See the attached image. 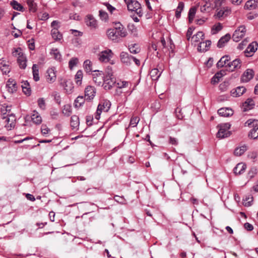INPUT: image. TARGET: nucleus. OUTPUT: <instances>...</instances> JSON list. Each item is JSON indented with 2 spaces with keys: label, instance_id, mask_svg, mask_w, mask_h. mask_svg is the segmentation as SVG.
I'll list each match as a JSON object with an SVG mask.
<instances>
[{
  "label": "nucleus",
  "instance_id": "1",
  "mask_svg": "<svg viewBox=\"0 0 258 258\" xmlns=\"http://www.w3.org/2000/svg\"><path fill=\"white\" fill-rule=\"evenodd\" d=\"M103 86L105 90H110L116 83V79L109 68L107 69L103 80Z\"/></svg>",
  "mask_w": 258,
  "mask_h": 258
},
{
  "label": "nucleus",
  "instance_id": "2",
  "mask_svg": "<svg viewBox=\"0 0 258 258\" xmlns=\"http://www.w3.org/2000/svg\"><path fill=\"white\" fill-rule=\"evenodd\" d=\"M231 126L229 123H221L217 125L219 130L217 133V137L219 139L227 138L230 136L231 133L229 131Z\"/></svg>",
  "mask_w": 258,
  "mask_h": 258
},
{
  "label": "nucleus",
  "instance_id": "3",
  "mask_svg": "<svg viewBox=\"0 0 258 258\" xmlns=\"http://www.w3.org/2000/svg\"><path fill=\"white\" fill-rule=\"evenodd\" d=\"M258 120L249 119L245 123V126L252 127L253 128L248 134V137L251 139H256L258 138Z\"/></svg>",
  "mask_w": 258,
  "mask_h": 258
},
{
  "label": "nucleus",
  "instance_id": "4",
  "mask_svg": "<svg viewBox=\"0 0 258 258\" xmlns=\"http://www.w3.org/2000/svg\"><path fill=\"white\" fill-rule=\"evenodd\" d=\"M127 9L129 11L135 12L139 17L143 15L141 4L135 0H128L126 2Z\"/></svg>",
  "mask_w": 258,
  "mask_h": 258
},
{
  "label": "nucleus",
  "instance_id": "5",
  "mask_svg": "<svg viewBox=\"0 0 258 258\" xmlns=\"http://www.w3.org/2000/svg\"><path fill=\"white\" fill-rule=\"evenodd\" d=\"M111 106V103L109 100H104L100 102L97 107L95 118L97 119L100 118V114L102 112H107Z\"/></svg>",
  "mask_w": 258,
  "mask_h": 258
},
{
  "label": "nucleus",
  "instance_id": "6",
  "mask_svg": "<svg viewBox=\"0 0 258 258\" xmlns=\"http://www.w3.org/2000/svg\"><path fill=\"white\" fill-rule=\"evenodd\" d=\"M12 53L14 56H18L17 61L20 68L25 69L27 66V60L25 55L21 52V49L20 48H17L13 51Z\"/></svg>",
  "mask_w": 258,
  "mask_h": 258
},
{
  "label": "nucleus",
  "instance_id": "7",
  "mask_svg": "<svg viewBox=\"0 0 258 258\" xmlns=\"http://www.w3.org/2000/svg\"><path fill=\"white\" fill-rule=\"evenodd\" d=\"M113 28L119 39L120 38H124L128 35L126 28L120 22L115 23Z\"/></svg>",
  "mask_w": 258,
  "mask_h": 258
},
{
  "label": "nucleus",
  "instance_id": "8",
  "mask_svg": "<svg viewBox=\"0 0 258 258\" xmlns=\"http://www.w3.org/2000/svg\"><path fill=\"white\" fill-rule=\"evenodd\" d=\"M3 119H6L5 121L7 123L5 124V127L7 130H11L15 127L16 118L14 114H11L8 116H3Z\"/></svg>",
  "mask_w": 258,
  "mask_h": 258
},
{
  "label": "nucleus",
  "instance_id": "9",
  "mask_svg": "<svg viewBox=\"0 0 258 258\" xmlns=\"http://www.w3.org/2000/svg\"><path fill=\"white\" fill-rule=\"evenodd\" d=\"M246 28L244 26H239L234 32L232 39L235 42L239 41L245 35Z\"/></svg>",
  "mask_w": 258,
  "mask_h": 258
},
{
  "label": "nucleus",
  "instance_id": "10",
  "mask_svg": "<svg viewBox=\"0 0 258 258\" xmlns=\"http://www.w3.org/2000/svg\"><path fill=\"white\" fill-rule=\"evenodd\" d=\"M105 75L99 70H96L93 71L92 74V78L94 83L97 85H100L105 77Z\"/></svg>",
  "mask_w": 258,
  "mask_h": 258
},
{
  "label": "nucleus",
  "instance_id": "11",
  "mask_svg": "<svg viewBox=\"0 0 258 258\" xmlns=\"http://www.w3.org/2000/svg\"><path fill=\"white\" fill-rule=\"evenodd\" d=\"M112 52L110 49H107L101 51L98 55L99 60L101 62H107L112 57Z\"/></svg>",
  "mask_w": 258,
  "mask_h": 258
},
{
  "label": "nucleus",
  "instance_id": "12",
  "mask_svg": "<svg viewBox=\"0 0 258 258\" xmlns=\"http://www.w3.org/2000/svg\"><path fill=\"white\" fill-rule=\"evenodd\" d=\"M85 22L91 29H96L98 27L97 22L92 15H87L85 19Z\"/></svg>",
  "mask_w": 258,
  "mask_h": 258
},
{
  "label": "nucleus",
  "instance_id": "13",
  "mask_svg": "<svg viewBox=\"0 0 258 258\" xmlns=\"http://www.w3.org/2000/svg\"><path fill=\"white\" fill-rule=\"evenodd\" d=\"M254 75V72L252 69H247L242 74L241 81L242 82L247 83L251 80Z\"/></svg>",
  "mask_w": 258,
  "mask_h": 258
},
{
  "label": "nucleus",
  "instance_id": "14",
  "mask_svg": "<svg viewBox=\"0 0 258 258\" xmlns=\"http://www.w3.org/2000/svg\"><path fill=\"white\" fill-rule=\"evenodd\" d=\"M211 45V41L209 40L201 41L198 44V51L200 52H206L209 49Z\"/></svg>",
  "mask_w": 258,
  "mask_h": 258
},
{
  "label": "nucleus",
  "instance_id": "15",
  "mask_svg": "<svg viewBox=\"0 0 258 258\" xmlns=\"http://www.w3.org/2000/svg\"><path fill=\"white\" fill-rule=\"evenodd\" d=\"M96 95L95 88L91 86H88L85 88V96L87 99L91 100L94 98Z\"/></svg>",
  "mask_w": 258,
  "mask_h": 258
},
{
  "label": "nucleus",
  "instance_id": "16",
  "mask_svg": "<svg viewBox=\"0 0 258 258\" xmlns=\"http://www.w3.org/2000/svg\"><path fill=\"white\" fill-rule=\"evenodd\" d=\"M46 80L50 83H53L56 80V70L53 67L49 68L47 71Z\"/></svg>",
  "mask_w": 258,
  "mask_h": 258
},
{
  "label": "nucleus",
  "instance_id": "17",
  "mask_svg": "<svg viewBox=\"0 0 258 258\" xmlns=\"http://www.w3.org/2000/svg\"><path fill=\"white\" fill-rule=\"evenodd\" d=\"M204 34L202 31H199L196 34L191 37V42L192 44L196 45L197 43H200L204 39Z\"/></svg>",
  "mask_w": 258,
  "mask_h": 258
},
{
  "label": "nucleus",
  "instance_id": "18",
  "mask_svg": "<svg viewBox=\"0 0 258 258\" xmlns=\"http://www.w3.org/2000/svg\"><path fill=\"white\" fill-rule=\"evenodd\" d=\"M120 59L122 62L126 64L130 65L131 64L133 60V56L130 55L126 52H122L120 55Z\"/></svg>",
  "mask_w": 258,
  "mask_h": 258
},
{
  "label": "nucleus",
  "instance_id": "19",
  "mask_svg": "<svg viewBox=\"0 0 258 258\" xmlns=\"http://www.w3.org/2000/svg\"><path fill=\"white\" fill-rule=\"evenodd\" d=\"M218 113L221 116L229 117L233 114V111L231 108H221L218 110Z\"/></svg>",
  "mask_w": 258,
  "mask_h": 258
},
{
  "label": "nucleus",
  "instance_id": "20",
  "mask_svg": "<svg viewBox=\"0 0 258 258\" xmlns=\"http://www.w3.org/2000/svg\"><path fill=\"white\" fill-rule=\"evenodd\" d=\"M246 91V89L243 86L237 87L232 89L230 93L231 95L234 97H237L241 96Z\"/></svg>",
  "mask_w": 258,
  "mask_h": 258
},
{
  "label": "nucleus",
  "instance_id": "21",
  "mask_svg": "<svg viewBox=\"0 0 258 258\" xmlns=\"http://www.w3.org/2000/svg\"><path fill=\"white\" fill-rule=\"evenodd\" d=\"M258 8V0H249L246 2L244 9L246 10H254Z\"/></svg>",
  "mask_w": 258,
  "mask_h": 258
},
{
  "label": "nucleus",
  "instance_id": "22",
  "mask_svg": "<svg viewBox=\"0 0 258 258\" xmlns=\"http://www.w3.org/2000/svg\"><path fill=\"white\" fill-rule=\"evenodd\" d=\"M6 86L8 92L11 93H13L17 90V84L14 80L9 79L7 82Z\"/></svg>",
  "mask_w": 258,
  "mask_h": 258
},
{
  "label": "nucleus",
  "instance_id": "23",
  "mask_svg": "<svg viewBox=\"0 0 258 258\" xmlns=\"http://www.w3.org/2000/svg\"><path fill=\"white\" fill-rule=\"evenodd\" d=\"M230 62V57L228 55H225L222 57L217 63V67L218 68H222L224 66H228V63Z\"/></svg>",
  "mask_w": 258,
  "mask_h": 258
},
{
  "label": "nucleus",
  "instance_id": "24",
  "mask_svg": "<svg viewBox=\"0 0 258 258\" xmlns=\"http://www.w3.org/2000/svg\"><path fill=\"white\" fill-rule=\"evenodd\" d=\"M106 35L108 39L112 41L117 42L119 40L114 28L108 29L106 31Z\"/></svg>",
  "mask_w": 258,
  "mask_h": 258
},
{
  "label": "nucleus",
  "instance_id": "25",
  "mask_svg": "<svg viewBox=\"0 0 258 258\" xmlns=\"http://www.w3.org/2000/svg\"><path fill=\"white\" fill-rule=\"evenodd\" d=\"M231 36L229 34H227L222 37L217 43V47L219 48L223 47L225 44L230 40Z\"/></svg>",
  "mask_w": 258,
  "mask_h": 258
},
{
  "label": "nucleus",
  "instance_id": "26",
  "mask_svg": "<svg viewBox=\"0 0 258 258\" xmlns=\"http://www.w3.org/2000/svg\"><path fill=\"white\" fill-rule=\"evenodd\" d=\"M246 167V166L245 164L242 163H238L233 169L234 173L235 174H241L245 171Z\"/></svg>",
  "mask_w": 258,
  "mask_h": 258
},
{
  "label": "nucleus",
  "instance_id": "27",
  "mask_svg": "<svg viewBox=\"0 0 258 258\" xmlns=\"http://www.w3.org/2000/svg\"><path fill=\"white\" fill-rule=\"evenodd\" d=\"M31 117L32 121L36 124H39L42 122V120L41 116L39 113L36 111L33 112Z\"/></svg>",
  "mask_w": 258,
  "mask_h": 258
},
{
  "label": "nucleus",
  "instance_id": "28",
  "mask_svg": "<svg viewBox=\"0 0 258 258\" xmlns=\"http://www.w3.org/2000/svg\"><path fill=\"white\" fill-rule=\"evenodd\" d=\"M83 68L86 73L88 74H90V73L93 72V71H92V63L89 59L84 61Z\"/></svg>",
  "mask_w": 258,
  "mask_h": 258
},
{
  "label": "nucleus",
  "instance_id": "29",
  "mask_svg": "<svg viewBox=\"0 0 258 258\" xmlns=\"http://www.w3.org/2000/svg\"><path fill=\"white\" fill-rule=\"evenodd\" d=\"M228 67L231 69V71H233L236 69H239L241 67V61L239 59H235L232 61H230L228 63Z\"/></svg>",
  "mask_w": 258,
  "mask_h": 258
},
{
  "label": "nucleus",
  "instance_id": "30",
  "mask_svg": "<svg viewBox=\"0 0 258 258\" xmlns=\"http://www.w3.org/2000/svg\"><path fill=\"white\" fill-rule=\"evenodd\" d=\"M50 53L56 60L61 61V55L60 53L59 50L57 48H52L50 50Z\"/></svg>",
  "mask_w": 258,
  "mask_h": 258
},
{
  "label": "nucleus",
  "instance_id": "31",
  "mask_svg": "<svg viewBox=\"0 0 258 258\" xmlns=\"http://www.w3.org/2000/svg\"><path fill=\"white\" fill-rule=\"evenodd\" d=\"M79 118L77 115H73L71 119V126L73 129H77L79 125Z\"/></svg>",
  "mask_w": 258,
  "mask_h": 258
},
{
  "label": "nucleus",
  "instance_id": "32",
  "mask_svg": "<svg viewBox=\"0 0 258 258\" xmlns=\"http://www.w3.org/2000/svg\"><path fill=\"white\" fill-rule=\"evenodd\" d=\"M52 38L55 40H60L62 39V36L56 28H53L51 31Z\"/></svg>",
  "mask_w": 258,
  "mask_h": 258
},
{
  "label": "nucleus",
  "instance_id": "33",
  "mask_svg": "<svg viewBox=\"0 0 258 258\" xmlns=\"http://www.w3.org/2000/svg\"><path fill=\"white\" fill-rule=\"evenodd\" d=\"M162 71H160L158 69H153L150 72V76L153 80H157L160 77Z\"/></svg>",
  "mask_w": 258,
  "mask_h": 258
},
{
  "label": "nucleus",
  "instance_id": "34",
  "mask_svg": "<svg viewBox=\"0 0 258 258\" xmlns=\"http://www.w3.org/2000/svg\"><path fill=\"white\" fill-rule=\"evenodd\" d=\"M32 72H33V79L36 82L39 80V70L38 67L36 64H34L32 66Z\"/></svg>",
  "mask_w": 258,
  "mask_h": 258
},
{
  "label": "nucleus",
  "instance_id": "35",
  "mask_svg": "<svg viewBox=\"0 0 258 258\" xmlns=\"http://www.w3.org/2000/svg\"><path fill=\"white\" fill-rule=\"evenodd\" d=\"M83 74L82 70H79L77 71L75 76V79L76 83L78 85H81L82 84V81L83 79Z\"/></svg>",
  "mask_w": 258,
  "mask_h": 258
},
{
  "label": "nucleus",
  "instance_id": "36",
  "mask_svg": "<svg viewBox=\"0 0 258 258\" xmlns=\"http://www.w3.org/2000/svg\"><path fill=\"white\" fill-rule=\"evenodd\" d=\"M258 44L256 42H252L247 47L245 52H254L257 48Z\"/></svg>",
  "mask_w": 258,
  "mask_h": 258
},
{
  "label": "nucleus",
  "instance_id": "37",
  "mask_svg": "<svg viewBox=\"0 0 258 258\" xmlns=\"http://www.w3.org/2000/svg\"><path fill=\"white\" fill-rule=\"evenodd\" d=\"M116 85L118 89H120L131 86V83L128 81H119L116 83Z\"/></svg>",
  "mask_w": 258,
  "mask_h": 258
},
{
  "label": "nucleus",
  "instance_id": "38",
  "mask_svg": "<svg viewBox=\"0 0 258 258\" xmlns=\"http://www.w3.org/2000/svg\"><path fill=\"white\" fill-rule=\"evenodd\" d=\"M23 92L27 95L31 94V89L29 83L27 81L24 82L22 85Z\"/></svg>",
  "mask_w": 258,
  "mask_h": 258
},
{
  "label": "nucleus",
  "instance_id": "39",
  "mask_svg": "<svg viewBox=\"0 0 258 258\" xmlns=\"http://www.w3.org/2000/svg\"><path fill=\"white\" fill-rule=\"evenodd\" d=\"M85 102V99L83 96H78L75 100L74 105L76 108L80 107Z\"/></svg>",
  "mask_w": 258,
  "mask_h": 258
},
{
  "label": "nucleus",
  "instance_id": "40",
  "mask_svg": "<svg viewBox=\"0 0 258 258\" xmlns=\"http://www.w3.org/2000/svg\"><path fill=\"white\" fill-rule=\"evenodd\" d=\"M27 5L30 11L34 13L37 11V4L33 0H27Z\"/></svg>",
  "mask_w": 258,
  "mask_h": 258
},
{
  "label": "nucleus",
  "instance_id": "41",
  "mask_svg": "<svg viewBox=\"0 0 258 258\" xmlns=\"http://www.w3.org/2000/svg\"><path fill=\"white\" fill-rule=\"evenodd\" d=\"M10 5L14 10L21 12L23 11V6L21 4L18 3L16 1L13 0L11 1L10 3Z\"/></svg>",
  "mask_w": 258,
  "mask_h": 258
},
{
  "label": "nucleus",
  "instance_id": "42",
  "mask_svg": "<svg viewBox=\"0 0 258 258\" xmlns=\"http://www.w3.org/2000/svg\"><path fill=\"white\" fill-rule=\"evenodd\" d=\"M63 86L64 87V89L66 90V92L68 93H70L72 92V89L74 87L73 84L70 81H66L63 83Z\"/></svg>",
  "mask_w": 258,
  "mask_h": 258
},
{
  "label": "nucleus",
  "instance_id": "43",
  "mask_svg": "<svg viewBox=\"0 0 258 258\" xmlns=\"http://www.w3.org/2000/svg\"><path fill=\"white\" fill-rule=\"evenodd\" d=\"M247 148L246 146H243L240 148H237L234 150V154L236 156H239L243 154L246 150Z\"/></svg>",
  "mask_w": 258,
  "mask_h": 258
},
{
  "label": "nucleus",
  "instance_id": "44",
  "mask_svg": "<svg viewBox=\"0 0 258 258\" xmlns=\"http://www.w3.org/2000/svg\"><path fill=\"white\" fill-rule=\"evenodd\" d=\"M129 50L131 53L136 54L140 52V49L138 44H133L129 46Z\"/></svg>",
  "mask_w": 258,
  "mask_h": 258
},
{
  "label": "nucleus",
  "instance_id": "45",
  "mask_svg": "<svg viewBox=\"0 0 258 258\" xmlns=\"http://www.w3.org/2000/svg\"><path fill=\"white\" fill-rule=\"evenodd\" d=\"M184 8V4L182 2H179L177 8L175 16L176 17L178 18L180 17L181 12Z\"/></svg>",
  "mask_w": 258,
  "mask_h": 258
},
{
  "label": "nucleus",
  "instance_id": "46",
  "mask_svg": "<svg viewBox=\"0 0 258 258\" xmlns=\"http://www.w3.org/2000/svg\"><path fill=\"white\" fill-rule=\"evenodd\" d=\"M196 13V8L195 7L191 8L189 9L188 12V19L190 22H191L194 19L195 15Z\"/></svg>",
  "mask_w": 258,
  "mask_h": 258
},
{
  "label": "nucleus",
  "instance_id": "47",
  "mask_svg": "<svg viewBox=\"0 0 258 258\" xmlns=\"http://www.w3.org/2000/svg\"><path fill=\"white\" fill-rule=\"evenodd\" d=\"M78 63V59L76 57L72 58L69 62V66L71 70H72Z\"/></svg>",
  "mask_w": 258,
  "mask_h": 258
},
{
  "label": "nucleus",
  "instance_id": "48",
  "mask_svg": "<svg viewBox=\"0 0 258 258\" xmlns=\"http://www.w3.org/2000/svg\"><path fill=\"white\" fill-rule=\"evenodd\" d=\"M2 64L1 67V71L4 74L7 75L10 72V68L9 66L5 63H3V61L1 63Z\"/></svg>",
  "mask_w": 258,
  "mask_h": 258
},
{
  "label": "nucleus",
  "instance_id": "49",
  "mask_svg": "<svg viewBox=\"0 0 258 258\" xmlns=\"http://www.w3.org/2000/svg\"><path fill=\"white\" fill-rule=\"evenodd\" d=\"M140 121V118L137 117H133L131 119L130 125L132 127H135L137 125L138 123Z\"/></svg>",
  "mask_w": 258,
  "mask_h": 258
},
{
  "label": "nucleus",
  "instance_id": "50",
  "mask_svg": "<svg viewBox=\"0 0 258 258\" xmlns=\"http://www.w3.org/2000/svg\"><path fill=\"white\" fill-rule=\"evenodd\" d=\"M62 113L67 116L70 115L71 113V107L69 105H64L62 110Z\"/></svg>",
  "mask_w": 258,
  "mask_h": 258
},
{
  "label": "nucleus",
  "instance_id": "51",
  "mask_svg": "<svg viewBox=\"0 0 258 258\" xmlns=\"http://www.w3.org/2000/svg\"><path fill=\"white\" fill-rule=\"evenodd\" d=\"M99 17L102 21H106L108 17L107 13L102 10L99 11Z\"/></svg>",
  "mask_w": 258,
  "mask_h": 258
},
{
  "label": "nucleus",
  "instance_id": "52",
  "mask_svg": "<svg viewBox=\"0 0 258 258\" xmlns=\"http://www.w3.org/2000/svg\"><path fill=\"white\" fill-rule=\"evenodd\" d=\"M128 28L131 33L134 35V36H137V29L134 24H129L128 25Z\"/></svg>",
  "mask_w": 258,
  "mask_h": 258
},
{
  "label": "nucleus",
  "instance_id": "53",
  "mask_svg": "<svg viewBox=\"0 0 258 258\" xmlns=\"http://www.w3.org/2000/svg\"><path fill=\"white\" fill-rule=\"evenodd\" d=\"M252 201V197L246 198L243 200V205L245 207H249L251 206Z\"/></svg>",
  "mask_w": 258,
  "mask_h": 258
},
{
  "label": "nucleus",
  "instance_id": "54",
  "mask_svg": "<svg viewBox=\"0 0 258 258\" xmlns=\"http://www.w3.org/2000/svg\"><path fill=\"white\" fill-rule=\"evenodd\" d=\"M41 131L42 135L46 136L50 132V130L46 125L42 124L41 127Z\"/></svg>",
  "mask_w": 258,
  "mask_h": 258
},
{
  "label": "nucleus",
  "instance_id": "55",
  "mask_svg": "<svg viewBox=\"0 0 258 258\" xmlns=\"http://www.w3.org/2000/svg\"><path fill=\"white\" fill-rule=\"evenodd\" d=\"M114 200L116 202H117V203H119L121 204H122V205L125 204V200L122 197H120L119 196H115L114 197Z\"/></svg>",
  "mask_w": 258,
  "mask_h": 258
},
{
  "label": "nucleus",
  "instance_id": "56",
  "mask_svg": "<svg viewBox=\"0 0 258 258\" xmlns=\"http://www.w3.org/2000/svg\"><path fill=\"white\" fill-rule=\"evenodd\" d=\"M38 104L41 109H42L43 110H44L45 109V100L43 98H39L38 100Z\"/></svg>",
  "mask_w": 258,
  "mask_h": 258
},
{
  "label": "nucleus",
  "instance_id": "57",
  "mask_svg": "<svg viewBox=\"0 0 258 258\" xmlns=\"http://www.w3.org/2000/svg\"><path fill=\"white\" fill-rule=\"evenodd\" d=\"M38 16L39 19L42 21L47 20L49 17L48 14L47 13H41Z\"/></svg>",
  "mask_w": 258,
  "mask_h": 258
},
{
  "label": "nucleus",
  "instance_id": "58",
  "mask_svg": "<svg viewBox=\"0 0 258 258\" xmlns=\"http://www.w3.org/2000/svg\"><path fill=\"white\" fill-rule=\"evenodd\" d=\"M228 87V83L226 82H223L220 84L219 85V89L222 91L224 92L227 90Z\"/></svg>",
  "mask_w": 258,
  "mask_h": 258
},
{
  "label": "nucleus",
  "instance_id": "59",
  "mask_svg": "<svg viewBox=\"0 0 258 258\" xmlns=\"http://www.w3.org/2000/svg\"><path fill=\"white\" fill-rule=\"evenodd\" d=\"M257 157V153L255 151L250 152L248 154V158L254 160Z\"/></svg>",
  "mask_w": 258,
  "mask_h": 258
},
{
  "label": "nucleus",
  "instance_id": "60",
  "mask_svg": "<svg viewBox=\"0 0 258 258\" xmlns=\"http://www.w3.org/2000/svg\"><path fill=\"white\" fill-rule=\"evenodd\" d=\"M244 104L245 106H248L249 109L252 108L254 105V101L252 99H247Z\"/></svg>",
  "mask_w": 258,
  "mask_h": 258
},
{
  "label": "nucleus",
  "instance_id": "61",
  "mask_svg": "<svg viewBox=\"0 0 258 258\" xmlns=\"http://www.w3.org/2000/svg\"><path fill=\"white\" fill-rule=\"evenodd\" d=\"M70 19L71 20H74L77 21H80L81 20L80 17L76 13H71L70 14Z\"/></svg>",
  "mask_w": 258,
  "mask_h": 258
},
{
  "label": "nucleus",
  "instance_id": "62",
  "mask_svg": "<svg viewBox=\"0 0 258 258\" xmlns=\"http://www.w3.org/2000/svg\"><path fill=\"white\" fill-rule=\"evenodd\" d=\"M225 75H226V71L224 70H221L219 72L216 73L215 75L219 80H220V79H221Z\"/></svg>",
  "mask_w": 258,
  "mask_h": 258
},
{
  "label": "nucleus",
  "instance_id": "63",
  "mask_svg": "<svg viewBox=\"0 0 258 258\" xmlns=\"http://www.w3.org/2000/svg\"><path fill=\"white\" fill-rule=\"evenodd\" d=\"M194 28H192V27H189L187 31V33H186V37H187V39L188 40H189L190 39V38L191 39V35L192 34V33H193V31H194Z\"/></svg>",
  "mask_w": 258,
  "mask_h": 258
},
{
  "label": "nucleus",
  "instance_id": "64",
  "mask_svg": "<svg viewBox=\"0 0 258 258\" xmlns=\"http://www.w3.org/2000/svg\"><path fill=\"white\" fill-rule=\"evenodd\" d=\"M28 47L31 50H33L35 49V44L34 39H32L28 41Z\"/></svg>",
  "mask_w": 258,
  "mask_h": 258
}]
</instances>
